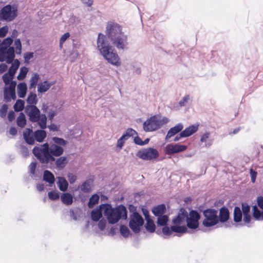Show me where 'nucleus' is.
I'll list each match as a JSON object with an SVG mask.
<instances>
[{
	"mask_svg": "<svg viewBox=\"0 0 263 263\" xmlns=\"http://www.w3.org/2000/svg\"><path fill=\"white\" fill-rule=\"evenodd\" d=\"M98 227L101 230L103 231L105 229L106 225V221L104 218L101 219L99 220Z\"/></svg>",
	"mask_w": 263,
	"mask_h": 263,
	"instance_id": "obj_60",
	"label": "nucleus"
},
{
	"mask_svg": "<svg viewBox=\"0 0 263 263\" xmlns=\"http://www.w3.org/2000/svg\"><path fill=\"white\" fill-rule=\"evenodd\" d=\"M107 37L118 50L127 48V36L122 31V27L119 24L108 21L106 26L105 34L102 33L98 34L97 44L100 53L112 46L107 40Z\"/></svg>",
	"mask_w": 263,
	"mask_h": 263,
	"instance_id": "obj_1",
	"label": "nucleus"
},
{
	"mask_svg": "<svg viewBox=\"0 0 263 263\" xmlns=\"http://www.w3.org/2000/svg\"><path fill=\"white\" fill-rule=\"evenodd\" d=\"M43 180L51 186L55 182L54 176L50 171L45 170L43 173Z\"/></svg>",
	"mask_w": 263,
	"mask_h": 263,
	"instance_id": "obj_31",
	"label": "nucleus"
},
{
	"mask_svg": "<svg viewBox=\"0 0 263 263\" xmlns=\"http://www.w3.org/2000/svg\"><path fill=\"white\" fill-rule=\"evenodd\" d=\"M17 11L16 5L8 4L0 10V20L11 22L16 17Z\"/></svg>",
	"mask_w": 263,
	"mask_h": 263,
	"instance_id": "obj_3",
	"label": "nucleus"
},
{
	"mask_svg": "<svg viewBox=\"0 0 263 263\" xmlns=\"http://www.w3.org/2000/svg\"><path fill=\"white\" fill-rule=\"evenodd\" d=\"M242 213L243 214L250 213V206L247 203H241Z\"/></svg>",
	"mask_w": 263,
	"mask_h": 263,
	"instance_id": "obj_55",
	"label": "nucleus"
},
{
	"mask_svg": "<svg viewBox=\"0 0 263 263\" xmlns=\"http://www.w3.org/2000/svg\"><path fill=\"white\" fill-rule=\"evenodd\" d=\"M100 54L109 64L116 66L121 65L120 59L112 46L104 50Z\"/></svg>",
	"mask_w": 263,
	"mask_h": 263,
	"instance_id": "obj_5",
	"label": "nucleus"
},
{
	"mask_svg": "<svg viewBox=\"0 0 263 263\" xmlns=\"http://www.w3.org/2000/svg\"><path fill=\"white\" fill-rule=\"evenodd\" d=\"M253 216L257 220H263V211L261 212L255 205L252 207Z\"/></svg>",
	"mask_w": 263,
	"mask_h": 263,
	"instance_id": "obj_36",
	"label": "nucleus"
},
{
	"mask_svg": "<svg viewBox=\"0 0 263 263\" xmlns=\"http://www.w3.org/2000/svg\"><path fill=\"white\" fill-rule=\"evenodd\" d=\"M100 197L97 194H93L89 198L88 202V206L90 209H92L94 206L99 202Z\"/></svg>",
	"mask_w": 263,
	"mask_h": 263,
	"instance_id": "obj_37",
	"label": "nucleus"
},
{
	"mask_svg": "<svg viewBox=\"0 0 263 263\" xmlns=\"http://www.w3.org/2000/svg\"><path fill=\"white\" fill-rule=\"evenodd\" d=\"M16 98L15 91L9 89L5 87L4 91V99L6 102H10L11 99L15 100Z\"/></svg>",
	"mask_w": 263,
	"mask_h": 263,
	"instance_id": "obj_22",
	"label": "nucleus"
},
{
	"mask_svg": "<svg viewBox=\"0 0 263 263\" xmlns=\"http://www.w3.org/2000/svg\"><path fill=\"white\" fill-rule=\"evenodd\" d=\"M37 123L41 129H45L47 127V117L45 114H41V117Z\"/></svg>",
	"mask_w": 263,
	"mask_h": 263,
	"instance_id": "obj_44",
	"label": "nucleus"
},
{
	"mask_svg": "<svg viewBox=\"0 0 263 263\" xmlns=\"http://www.w3.org/2000/svg\"><path fill=\"white\" fill-rule=\"evenodd\" d=\"M105 209L104 215L106 217L109 223L114 224L118 222L120 219H126L127 218V211L126 207L120 204L117 207L112 208L110 203H104Z\"/></svg>",
	"mask_w": 263,
	"mask_h": 263,
	"instance_id": "obj_2",
	"label": "nucleus"
},
{
	"mask_svg": "<svg viewBox=\"0 0 263 263\" xmlns=\"http://www.w3.org/2000/svg\"><path fill=\"white\" fill-rule=\"evenodd\" d=\"M187 232V228L185 226H172L170 228L164 226L162 228V232L166 236H170L172 232L177 233H185Z\"/></svg>",
	"mask_w": 263,
	"mask_h": 263,
	"instance_id": "obj_12",
	"label": "nucleus"
},
{
	"mask_svg": "<svg viewBox=\"0 0 263 263\" xmlns=\"http://www.w3.org/2000/svg\"><path fill=\"white\" fill-rule=\"evenodd\" d=\"M13 41V39L11 37L9 36L5 39L2 43H1V45H2V47L8 48L9 47H11L10 45L12 44Z\"/></svg>",
	"mask_w": 263,
	"mask_h": 263,
	"instance_id": "obj_51",
	"label": "nucleus"
},
{
	"mask_svg": "<svg viewBox=\"0 0 263 263\" xmlns=\"http://www.w3.org/2000/svg\"><path fill=\"white\" fill-rule=\"evenodd\" d=\"M36 162H32L29 166V172L31 174L34 175L35 174V171L36 167Z\"/></svg>",
	"mask_w": 263,
	"mask_h": 263,
	"instance_id": "obj_61",
	"label": "nucleus"
},
{
	"mask_svg": "<svg viewBox=\"0 0 263 263\" xmlns=\"http://www.w3.org/2000/svg\"><path fill=\"white\" fill-rule=\"evenodd\" d=\"M51 139L52 141L54 142L53 144L60 145V146L62 147L66 145L68 143L67 141L64 140L63 138H59L58 137H53Z\"/></svg>",
	"mask_w": 263,
	"mask_h": 263,
	"instance_id": "obj_45",
	"label": "nucleus"
},
{
	"mask_svg": "<svg viewBox=\"0 0 263 263\" xmlns=\"http://www.w3.org/2000/svg\"><path fill=\"white\" fill-rule=\"evenodd\" d=\"M233 219L235 222H239L242 220V213L240 208L235 206L234 209Z\"/></svg>",
	"mask_w": 263,
	"mask_h": 263,
	"instance_id": "obj_35",
	"label": "nucleus"
},
{
	"mask_svg": "<svg viewBox=\"0 0 263 263\" xmlns=\"http://www.w3.org/2000/svg\"><path fill=\"white\" fill-rule=\"evenodd\" d=\"M257 202L258 206L263 210V197L259 196L257 198Z\"/></svg>",
	"mask_w": 263,
	"mask_h": 263,
	"instance_id": "obj_64",
	"label": "nucleus"
},
{
	"mask_svg": "<svg viewBox=\"0 0 263 263\" xmlns=\"http://www.w3.org/2000/svg\"><path fill=\"white\" fill-rule=\"evenodd\" d=\"M218 211L214 209H207L203 211L204 217L202 224L206 228L211 227L218 223Z\"/></svg>",
	"mask_w": 263,
	"mask_h": 263,
	"instance_id": "obj_4",
	"label": "nucleus"
},
{
	"mask_svg": "<svg viewBox=\"0 0 263 263\" xmlns=\"http://www.w3.org/2000/svg\"><path fill=\"white\" fill-rule=\"evenodd\" d=\"M166 211V206L164 204H161L153 208L152 212L156 217L163 215Z\"/></svg>",
	"mask_w": 263,
	"mask_h": 263,
	"instance_id": "obj_28",
	"label": "nucleus"
},
{
	"mask_svg": "<svg viewBox=\"0 0 263 263\" xmlns=\"http://www.w3.org/2000/svg\"><path fill=\"white\" fill-rule=\"evenodd\" d=\"M101 204L92 210L91 212V219L94 221H98L102 217V211L104 212L105 205Z\"/></svg>",
	"mask_w": 263,
	"mask_h": 263,
	"instance_id": "obj_16",
	"label": "nucleus"
},
{
	"mask_svg": "<svg viewBox=\"0 0 263 263\" xmlns=\"http://www.w3.org/2000/svg\"><path fill=\"white\" fill-rule=\"evenodd\" d=\"M50 153L57 157L62 156L64 152L63 147L54 144H51V148Z\"/></svg>",
	"mask_w": 263,
	"mask_h": 263,
	"instance_id": "obj_27",
	"label": "nucleus"
},
{
	"mask_svg": "<svg viewBox=\"0 0 263 263\" xmlns=\"http://www.w3.org/2000/svg\"><path fill=\"white\" fill-rule=\"evenodd\" d=\"M157 223L159 226H164L167 223L168 220V217L166 215H162L161 216H157Z\"/></svg>",
	"mask_w": 263,
	"mask_h": 263,
	"instance_id": "obj_46",
	"label": "nucleus"
},
{
	"mask_svg": "<svg viewBox=\"0 0 263 263\" xmlns=\"http://www.w3.org/2000/svg\"><path fill=\"white\" fill-rule=\"evenodd\" d=\"M39 79V74L36 72L34 73L30 80L29 88L30 89L35 88L36 85L37 84V82Z\"/></svg>",
	"mask_w": 263,
	"mask_h": 263,
	"instance_id": "obj_42",
	"label": "nucleus"
},
{
	"mask_svg": "<svg viewBox=\"0 0 263 263\" xmlns=\"http://www.w3.org/2000/svg\"><path fill=\"white\" fill-rule=\"evenodd\" d=\"M49 198L51 200H55L60 198L59 193L55 191H50L48 193Z\"/></svg>",
	"mask_w": 263,
	"mask_h": 263,
	"instance_id": "obj_53",
	"label": "nucleus"
},
{
	"mask_svg": "<svg viewBox=\"0 0 263 263\" xmlns=\"http://www.w3.org/2000/svg\"><path fill=\"white\" fill-rule=\"evenodd\" d=\"M230 218V213L228 209L223 206L219 210V216H218V222L224 223L227 222Z\"/></svg>",
	"mask_w": 263,
	"mask_h": 263,
	"instance_id": "obj_21",
	"label": "nucleus"
},
{
	"mask_svg": "<svg viewBox=\"0 0 263 263\" xmlns=\"http://www.w3.org/2000/svg\"><path fill=\"white\" fill-rule=\"evenodd\" d=\"M57 184L59 190L62 192H65L68 187V183L64 177H58Z\"/></svg>",
	"mask_w": 263,
	"mask_h": 263,
	"instance_id": "obj_30",
	"label": "nucleus"
},
{
	"mask_svg": "<svg viewBox=\"0 0 263 263\" xmlns=\"http://www.w3.org/2000/svg\"><path fill=\"white\" fill-rule=\"evenodd\" d=\"M15 49L13 47L0 48V62L6 61L8 64H11L15 60Z\"/></svg>",
	"mask_w": 263,
	"mask_h": 263,
	"instance_id": "obj_7",
	"label": "nucleus"
},
{
	"mask_svg": "<svg viewBox=\"0 0 263 263\" xmlns=\"http://www.w3.org/2000/svg\"><path fill=\"white\" fill-rule=\"evenodd\" d=\"M51 148V144L46 142L41 145L40 147L35 146L32 149V153L36 158L42 156V155H45L50 152Z\"/></svg>",
	"mask_w": 263,
	"mask_h": 263,
	"instance_id": "obj_14",
	"label": "nucleus"
},
{
	"mask_svg": "<svg viewBox=\"0 0 263 263\" xmlns=\"http://www.w3.org/2000/svg\"><path fill=\"white\" fill-rule=\"evenodd\" d=\"M214 138L209 132H206L201 136L200 142L203 144V146L210 147L213 143Z\"/></svg>",
	"mask_w": 263,
	"mask_h": 263,
	"instance_id": "obj_17",
	"label": "nucleus"
},
{
	"mask_svg": "<svg viewBox=\"0 0 263 263\" xmlns=\"http://www.w3.org/2000/svg\"><path fill=\"white\" fill-rule=\"evenodd\" d=\"M13 63H12L11 66L9 67L8 73L12 74L13 76L15 75L17 70L20 67V62L18 60L15 59L13 61Z\"/></svg>",
	"mask_w": 263,
	"mask_h": 263,
	"instance_id": "obj_39",
	"label": "nucleus"
},
{
	"mask_svg": "<svg viewBox=\"0 0 263 263\" xmlns=\"http://www.w3.org/2000/svg\"><path fill=\"white\" fill-rule=\"evenodd\" d=\"M67 177L70 184L74 183L77 179V176L71 173H68Z\"/></svg>",
	"mask_w": 263,
	"mask_h": 263,
	"instance_id": "obj_59",
	"label": "nucleus"
},
{
	"mask_svg": "<svg viewBox=\"0 0 263 263\" xmlns=\"http://www.w3.org/2000/svg\"><path fill=\"white\" fill-rule=\"evenodd\" d=\"M146 223L145 226V228L147 231L150 233H153L155 231L156 226L152 219H148L146 220Z\"/></svg>",
	"mask_w": 263,
	"mask_h": 263,
	"instance_id": "obj_43",
	"label": "nucleus"
},
{
	"mask_svg": "<svg viewBox=\"0 0 263 263\" xmlns=\"http://www.w3.org/2000/svg\"><path fill=\"white\" fill-rule=\"evenodd\" d=\"M33 57V52H27L24 53V58L25 59V62H27L31 59Z\"/></svg>",
	"mask_w": 263,
	"mask_h": 263,
	"instance_id": "obj_63",
	"label": "nucleus"
},
{
	"mask_svg": "<svg viewBox=\"0 0 263 263\" xmlns=\"http://www.w3.org/2000/svg\"><path fill=\"white\" fill-rule=\"evenodd\" d=\"M70 36V33L69 32H66L64 33L61 37L60 40V46L61 47H62L64 43L66 41L67 39H68Z\"/></svg>",
	"mask_w": 263,
	"mask_h": 263,
	"instance_id": "obj_57",
	"label": "nucleus"
},
{
	"mask_svg": "<svg viewBox=\"0 0 263 263\" xmlns=\"http://www.w3.org/2000/svg\"><path fill=\"white\" fill-rule=\"evenodd\" d=\"M28 71V69L27 67H21L20 70V73L17 76V79L20 81L24 80L26 77Z\"/></svg>",
	"mask_w": 263,
	"mask_h": 263,
	"instance_id": "obj_47",
	"label": "nucleus"
},
{
	"mask_svg": "<svg viewBox=\"0 0 263 263\" xmlns=\"http://www.w3.org/2000/svg\"><path fill=\"white\" fill-rule=\"evenodd\" d=\"M135 210L136 208L133 205V220L134 224L143 226L144 222L143 218L138 213L134 211Z\"/></svg>",
	"mask_w": 263,
	"mask_h": 263,
	"instance_id": "obj_32",
	"label": "nucleus"
},
{
	"mask_svg": "<svg viewBox=\"0 0 263 263\" xmlns=\"http://www.w3.org/2000/svg\"><path fill=\"white\" fill-rule=\"evenodd\" d=\"M183 124L181 123H178L175 126L171 128L167 132V135L165 138V141H168L171 138L174 136L179 132L181 133V130L183 129Z\"/></svg>",
	"mask_w": 263,
	"mask_h": 263,
	"instance_id": "obj_18",
	"label": "nucleus"
},
{
	"mask_svg": "<svg viewBox=\"0 0 263 263\" xmlns=\"http://www.w3.org/2000/svg\"><path fill=\"white\" fill-rule=\"evenodd\" d=\"M198 128V125H192L186 128L184 130H181L180 136L187 137L196 132Z\"/></svg>",
	"mask_w": 263,
	"mask_h": 263,
	"instance_id": "obj_23",
	"label": "nucleus"
},
{
	"mask_svg": "<svg viewBox=\"0 0 263 263\" xmlns=\"http://www.w3.org/2000/svg\"><path fill=\"white\" fill-rule=\"evenodd\" d=\"M14 109L16 112L22 111L25 107V102L21 99H18L13 106Z\"/></svg>",
	"mask_w": 263,
	"mask_h": 263,
	"instance_id": "obj_41",
	"label": "nucleus"
},
{
	"mask_svg": "<svg viewBox=\"0 0 263 263\" xmlns=\"http://www.w3.org/2000/svg\"><path fill=\"white\" fill-rule=\"evenodd\" d=\"M190 101H191L190 95H187L184 96L179 102L178 104L180 107L186 106Z\"/></svg>",
	"mask_w": 263,
	"mask_h": 263,
	"instance_id": "obj_50",
	"label": "nucleus"
},
{
	"mask_svg": "<svg viewBox=\"0 0 263 263\" xmlns=\"http://www.w3.org/2000/svg\"><path fill=\"white\" fill-rule=\"evenodd\" d=\"M137 156L143 160H152L159 156V152L154 148H143L137 153Z\"/></svg>",
	"mask_w": 263,
	"mask_h": 263,
	"instance_id": "obj_8",
	"label": "nucleus"
},
{
	"mask_svg": "<svg viewBox=\"0 0 263 263\" xmlns=\"http://www.w3.org/2000/svg\"><path fill=\"white\" fill-rule=\"evenodd\" d=\"M130 137H132V128H128L117 141V147L119 151L122 149L125 142Z\"/></svg>",
	"mask_w": 263,
	"mask_h": 263,
	"instance_id": "obj_19",
	"label": "nucleus"
},
{
	"mask_svg": "<svg viewBox=\"0 0 263 263\" xmlns=\"http://www.w3.org/2000/svg\"><path fill=\"white\" fill-rule=\"evenodd\" d=\"M8 27L5 26L0 28V37H5L8 32Z\"/></svg>",
	"mask_w": 263,
	"mask_h": 263,
	"instance_id": "obj_58",
	"label": "nucleus"
},
{
	"mask_svg": "<svg viewBox=\"0 0 263 263\" xmlns=\"http://www.w3.org/2000/svg\"><path fill=\"white\" fill-rule=\"evenodd\" d=\"M187 217V211L183 208H181L177 214L172 220L174 226H180V225L185 221Z\"/></svg>",
	"mask_w": 263,
	"mask_h": 263,
	"instance_id": "obj_15",
	"label": "nucleus"
},
{
	"mask_svg": "<svg viewBox=\"0 0 263 263\" xmlns=\"http://www.w3.org/2000/svg\"><path fill=\"white\" fill-rule=\"evenodd\" d=\"M8 109V105L6 104H4L2 105L0 109V115L2 118L6 117L7 110Z\"/></svg>",
	"mask_w": 263,
	"mask_h": 263,
	"instance_id": "obj_56",
	"label": "nucleus"
},
{
	"mask_svg": "<svg viewBox=\"0 0 263 263\" xmlns=\"http://www.w3.org/2000/svg\"><path fill=\"white\" fill-rule=\"evenodd\" d=\"M141 63H137L135 66H133V72L139 74L141 73Z\"/></svg>",
	"mask_w": 263,
	"mask_h": 263,
	"instance_id": "obj_62",
	"label": "nucleus"
},
{
	"mask_svg": "<svg viewBox=\"0 0 263 263\" xmlns=\"http://www.w3.org/2000/svg\"><path fill=\"white\" fill-rule=\"evenodd\" d=\"M36 95L32 92L29 93L27 98L26 101L28 105H35L37 103Z\"/></svg>",
	"mask_w": 263,
	"mask_h": 263,
	"instance_id": "obj_38",
	"label": "nucleus"
},
{
	"mask_svg": "<svg viewBox=\"0 0 263 263\" xmlns=\"http://www.w3.org/2000/svg\"><path fill=\"white\" fill-rule=\"evenodd\" d=\"M23 137L25 142L29 145L34 144V137L33 130L30 128H27L23 132Z\"/></svg>",
	"mask_w": 263,
	"mask_h": 263,
	"instance_id": "obj_20",
	"label": "nucleus"
},
{
	"mask_svg": "<svg viewBox=\"0 0 263 263\" xmlns=\"http://www.w3.org/2000/svg\"><path fill=\"white\" fill-rule=\"evenodd\" d=\"M93 180L88 179L85 180L81 185V191L84 193H88L91 191L93 185Z\"/></svg>",
	"mask_w": 263,
	"mask_h": 263,
	"instance_id": "obj_24",
	"label": "nucleus"
},
{
	"mask_svg": "<svg viewBox=\"0 0 263 263\" xmlns=\"http://www.w3.org/2000/svg\"><path fill=\"white\" fill-rule=\"evenodd\" d=\"M16 124L18 126L23 128L26 124V119L23 112H21L16 119Z\"/></svg>",
	"mask_w": 263,
	"mask_h": 263,
	"instance_id": "obj_40",
	"label": "nucleus"
},
{
	"mask_svg": "<svg viewBox=\"0 0 263 263\" xmlns=\"http://www.w3.org/2000/svg\"><path fill=\"white\" fill-rule=\"evenodd\" d=\"M187 146L178 144H167L165 147V153L167 155H171L184 151L187 149Z\"/></svg>",
	"mask_w": 263,
	"mask_h": 263,
	"instance_id": "obj_13",
	"label": "nucleus"
},
{
	"mask_svg": "<svg viewBox=\"0 0 263 263\" xmlns=\"http://www.w3.org/2000/svg\"><path fill=\"white\" fill-rule=\"evenodd\" d=\"M44 129H37L34 133V140L38 142H42L47 136V134Z\"/></svg>",
	"mask_w": 263,
	"mask_h": 263,
	"instance_id": "obj_29",
	"label": "nucleus"
},
{
	"mask_svg": "<svg viewBox=\"0 0 263 263\" xmlns=\"http://www.w3.org/2000/svg\"><path fill=\"white\" fill-rule=\"evenodd\" d=\"M200 217V215L196 210H192L189 214L187 212V217L185 220L186 228L192 230L197 229L199 227V220Z\"/></svg>",
	"mask_w": 263,
	"mask_h": 263,
	"instance_id": "obj_6",
	"label": "nucleus"
},
{
	"mask_svg": "<svg viewBox=\"0 0 263 263\" xmlns=\"http://www.w3.org/2000/svg\"><path fill=\"white\" fill-rule=\"evenodd\" d=\"M54 83L55 82H48L47 81L39 83L37 84V91L39 93H44L47 91Z\"/></svg>",
	"mask_w": 263,
	"mask_h": 263,
	"instance_id": "obj_25",
	"label": "nucleus"
},
{
	"mask_svg": "<svg viewBox=\"0 0 263 263\" xmlns=\"http://www.w3.org/2000/svg\"><path fill=\"white\" fill-rule=\"evenodd\" d=\"M14 76L11 73L7 72L5 73L2 77L3 80L6 85L9 84L10 82L12 81V80L14 78Z\"/></svg>",
	"mask_w": 263,
	"mask_h": 263,
	"instance_id": "obj_48",
	"label": "nucleus"
},
{
	"mask_svg": "<svg viewBox=\"0 0 263 263\" xmlns=\"http://www.w3.org/2000/svg\"><path fill=\"white\" fill-rule=\"evenodd\" d=\"M158 123V117L156 116H152L143 123V129L146 132L156 130L160 128Z\"/></svg>",
	"mask_w": 263,
	"mask_h": 263,
	"instance_id": "obj_10",
	"label": "nucleus"
},
{
	"mask_svg": "<svg viewBox=\"0 0 263 263\" xmlns=\"http://www.w3.org/2000/svg\"><path fill=\"white\" fill-rule=\"evenodd\" d=\"M25 112L29 117V120L32 123L37 122L41 117V112L36 105H27Z\"/></svg>",
	"mask_w": 263,
	"mask_h": 263,
	"instance_id": "obj_9",
	"label": "nucleus"
},
{
	"mask_svg": "<svg viewBox=\"0 0 263 263\" xmlns=\"http://www.w3.org/2000/svg\"><path fill=\"white\" fill-rule=\"evenodd\" d=\"M61 199L64 204L69 205L73 202V196L69 193H64L61 196Z\"/></svg>",
	"mask_w": 263,
	"mask_h": 263,
	"instance_id": "obj_34",
	"label": "nucleus"
},
{
	"mask_svg": "<svg viewBox=\"0 0 263 263\" xmlns=\"http://www.w3.org/2000/svg\"><path fill=\"white\" fill-rule=\"evenodd\" d=\"M149 141V138H146L144 141H142V139L138 136H136L134 138V142L137 145L141 146L147 144Z\"/></svg>",
	"mask_w": 263,
	"mask_h": 263,
	"instance_id": "obj_49",
	"label": "nucleus"
},
{
	"mask_svg": "<svg viewBox=\"0 0 263 263\" xmlns=\"http://www.w3.org/2000/svg\"><path fill=\"white\" fill-rule=\"evenodd\" d=\"M120 232L123 237H126L128 236L130 231L126 226L125 225H121Z\"/></svg>",
	"mask_w": 263,
	"mask_h": 263,
	"instance_id": "obj_52",
	"label": "nucleus"
},
{
	"mask_svg": "<svg viewBox=\"0 0 263 263\" xmlns=\"http://www.w3.org/2000/svg\"><path fill=\"white\" fill-rule=\"evenodd\" d=\"M17 95L21 98H24L27 90V84L25 82H22L17 85Z\"/></svg>",
	"mask_w": 263,
	"mask_h": 263,
	"instance_id": "obj_33",
	"label": "nucleus"
},
{
	"mask_svg": "<svg viewBox=\"0 0 263 263\" xmlns=\"http://www.w3.org/2000/svg\"><path fill=\"white\" fill-rule=\"evenodd\" d=\"M20 151L21 154L25 157H27L29 155V152L28 149V148L24 145H20Z\"/></svg>",
	"mask_w": 263,
	"mask_h": 263,
	"instance_id": "obj_54",
	"label": "nucleus"
},
{
	"mask_svg": "<svg viewBox=\"0 0 263 263\" xmlns=\"http://www.w3.org/2000/svg\"><path fill=\"white\" fill-rule=\"evenodd\" d=\"M68 159L66 156H60L55 161V166L59 170H63L68 162Z\"/></svg>",
	"mask_w": 263,
	"mask_h": 263,
	"instance_id": "obj_26",
	"label": "nucleus"
},
{
	"mask_svg": "<svg viewBox=\"0 0 263 263\" xmlns=\"http://www.w3.org/2000/svg\"><path fill=\"white\" fill-rule=\"evenodd\" d=\"M56 157V156H54L51 154V153L49 152L47 154H45V155H42V156L37 158V159L42 164H46V167L52 169L54 167V165L52 164V162H55L57 159L55 157Z\"/></svg>",
	"mask_w": 263,
	"mask_h": 263,
	"instance_id": "obj_11",
	"label": "nucleus"
}]
</instances>
